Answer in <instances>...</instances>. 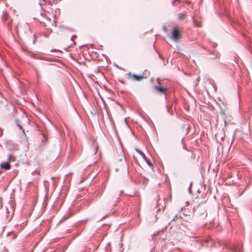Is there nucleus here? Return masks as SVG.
Masks as SVG:
<instances>
[{
	"mask_svg": "<svg viewBox=\"0 0 252 252\" xmlns=\"http://www.w3.org/2000/svg\"><path fill=\"white\" fill-rule=\"evenodd\" d=\"M18 126L19 127V128H20V129H22V126H21L18 125Z\"/></svg>",
	"mask_w": 252,
	"mask_h": 252,
	"instance_id": "obj_15",
	"label": "nucleus"
},
{
	"mask_svg": "<svg viewBox=\"0 0 252 252\" xmlns=\"http://www.w3.org/2000/svg\"><path fill=\"white\" fill-rule=\"evenodd\" d=\"M0 166L1 168L5 170H9L10 168V165L8 162H2Z\"/></svg>",
	"mask_w": 252,
	"mask_h": 252,
	"instance_id": "obj_7",
	"label": "nucleus"
},
{
	"mask_svg": "<svg viewBox=\"0 0 252 252\" xmlns=\"http://www.w3.org/2000/svg\"><path fill=\"white\" fill-rule=\"evenodd\" d=\"M8 159L9 161H15V158L13 155H9Z\"/></svg>",
	"mask_w": 252,
	"mask_h": 252,
	"instance_id": "obj_10",
	"label": "nucleus"
},
{
	"mask_svg": "<svg viewBox=\"0 0 252 252\" xmlns=\"http://www.w3.org/2000/svg\"><path fill=\"white\" fill-rule=\"evenodd\" d=\"M119 201L120 198L119 197H117L116 198H111L109 199L108 203L107 204L108 206H109L108 207L110 209H113L115 206H117Z\"/></svg>",
	"mask_w": 252,
	"mask_h": 252,
	"instance_id": "obj_3",
	"label": "nucleus"
},
{
	"mask_svg": "<svg viewBox=\"0 0 252 252\" xmlns=\"http://www.w3.org/2000/svg\"><path fill=\"white\" fill-rule=\"evenodd\" d=\"M7 16V12H4L3 13V17H2V20L3 21L6 20Z\"/></svg>",
	"mask_w": 252,
	"mask_h": 252,
	"instance_id": "obj_12",
	"label": "nucleus"
},
{
	"mask_svg": "<svg viewBox=\"0 0 252 252\" xmlns=\"http://www.w3.org/2000/svg\"><path fill=\"white\" fill-rule=\"evenodd\" d=\"M135 150L138 154H139L142 156V157L146 161V162L147 163L148 165L150 167H152L153 166V164L151 162L150 160L147 158V157H146L145 155L143 152H142L141 151L138 149H136Z\"/></svg>",
	"mask_w": 252,
	"mask_h": 252,
	"instance_id": "obj_5",
	"label": "nucleus"
},
{
	"mask_svg": "<svg viewBox=\"0 0 252 252\" xmlns=\"http://www.w3.org/2000/svg\"><path fill=\"white\" fill-rule=\"evenodd\" d=\"M154 89H155L156 92L160 94H166V91L167 90V88L166 87L160 86H155L154 87Z\"/></svg>",
	"mask_w": 252,
	"mask_h": 252,
	"instance_id": "obj_6",
	"label": "nucleus"
},
{
	"mask_svg": "<svg viewBox=\"0 0 252 252\" xmlns=\"http://www.w3.org/2000/svg\"><path fill=\"white\" fill-rule=\"evenodd\" d=\"M225 246L230 249L231 250L234 252H243L242 246L240 243L234 244L233 246L231 248L229 246H227V244H225Z\"/></svg>",
	"mask_w": 252,
	"mask_h": 252,
	"instance_id": "obj_2",
	"label": "nucleus"
},
{
	"mask_svg": "<svg viewBox=\"0 0 252 252\" xmlns=\"http://www.w3.org/2000/svg\"><path fill=\"white\" fill-rule=\"evenodd\" d=\"M180 2V0H174L173 1H172V5H176V2Z\"/></svg>",
	"mask_w": 252,
	"mask_h": 252,
	"instance_id": "obj_13",
	"label": "nucleus"
},
{
	"mask_svg": "<svg viewBox=\"0 0 252 252\" xmlns=\"http://www.w3.org/2000/svg\"><path fill=\"white\" fill-rule=\"evenodd\" d=\"M199 213H200V218L201 219H204L207 216V213L204 209H202L201 210V211L199 212Z\"/></svg>",
	"mask_w": 252,
	"mask_h": 252,
	"instance_id": "obj_8",
	"label": "nucleus"
},
{
	"mask_svg": "<svg viewBox=\"0 0 252 252\" xmlns=\"http://www.w3.org/2000/svg\"><path fill=\"white\" fill-rule=\"evenodd\" d=\"M128 75L129 78L133 81H140L144 78L143 75L132 74L130 72L128 73Z\"/></svg>",
	"mask_w": 252,
	"mask_h": 252,
	"instance_id": "obj_4",
	"label": "nucleus"
},
{
	"mask_svg": "<svg viewBox=\"0 0 252 252\" xmlns=\"http://www.w3.org/2000/svg\"><path fill=\"white\" fill-rule=\"evenodd\" d=\"M186 3H187V4L189 5V4H190V3H191V2H190V1H186Z\"/></svg>",
	"mask_w": 252,
	"mask_h": 252,
	"instance_id": "obj_14",
	"label": "nucleus"
},
{
	"mask_svg": "<svg viewBox=\"0 0 252 252\" xmlns=\"http://www.w3.org/2000/svg\"><path fill=\"white\" fill-rule=\"evenodd\" d=\"M193 23L196 27H199L201 26L200 23L199 22L196 21L195 20H193Z\"/></svg>",
	"mask_w": 252,
	"mask_h": 252,
	"instance_id": "obj_11",
	"label": "nucleus"
},
{
	"mask_svg": "<svg viewBox=\"0 0 252 252\" xmlns=\"http://www.w3.org/2000/svg\"><path fill=\"white\" fill-rule=\"evenodd\" d=\"M8 26L9 28H10V23L8 24Z\"/></svg>",
	"mask_w": 252,
	"mask_h": 252,
	"instance_id": "obj_16",
	"label": "nucleus"
},
{
	"mask_svg": "<svg viewBox=\"0 0 252 252\" xmlns=\"http://www.w3.org/2000/svg\"><path fill=\"white\" fill-rule=\"evenodd\" d=\"M186 17H187V14L185 13H180L178 14V19H179L180 20L185 19L186 18Z\"/></svg>",
	"mask_w": 252,
	"mask_h": 252,
	"instance_id": "obj_9",
	"label": "nucleus"
},
{
	"mask_svg": "<svg viewBox=\"0 0 252 252\" xmlns=\"http://www.w3.org/2000/svg\"><path fill=\"white\" fill-rule=\"evenodd\" d=\"M172 38L175 41H178L181 38V31L177 27H174L172 32Z\"/></svg>",
	"mask_w": 252,
	"mask_h": 252,
	"instance_id": "obj_1",
	"label": "nucleus"
}]
</instances>
